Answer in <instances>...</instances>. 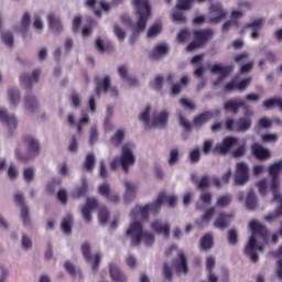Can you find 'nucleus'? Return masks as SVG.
<instances>
[{
	"label": "nucleus",
	"mask_w": 282,
	"mask_h": 282,
	"mask_svg": "<svg viewBox=\"0 0 282 282\" xmlns=\"http://www.w3.org/2000/svg\"><path fill=\"white\" fill-rule=\"evenodd\" d=\"M74 223V217L67 215L62 221V230L65 235H72V224Z\"/></svg>",
	"instance_id": "obj_37"
},
{
	"label": "nucleus",
	"mask_w": 282,
	"mask_h": 282,
	"mask_svg": "<svg viewBox=\"0 0 282 282\" xmlns=\"http://www.w3.org/2000/svg\"><path fill=\"white\" fill-rule=\"evenodd\" d=\"M96 48L98 52H109V50H112L111 44H106L102 42L100 37L96 40Z\"/></svg>",
	"instance_id": "obj_50"
},
{
	"label": "nucleus",
	"mask_w": 282,
	"mask_h": 282,
	"mask_svg": "<svg viewBox=\"0 0 282 282\" xmlns=\"http://www.w3.org/2000/svg\"><path fill=\"white\" fill-rule=\"evenodd\" d=\"M250 83H252V77H248V78L240 80L237 84L238 91H246V89H248V87L250 86Z\"/></svg>",
	"instance_id": "obj_52"
},
{
	"label": "nucleus",
	"mask_w": 282,
	"mask_h": 282,
	"mask_svg": "<svg viewBox=\"0 0 282 282\" xmlns=\"http://www.w3.org/2000/svg\"><path fill=\"white\" fill-rule=\"evenodd\" d=\"M195 41L200 45H206L213 36H215V32L213 29H198L193 32Z\"/></svg>",
	"instance_id": "obj_15"
},
{
	"label": "nucleus",
	"mask_w": 282,
	"mask_h": 282,
	"mask_svg": "<svg viewBox=\"0 0 282 282\" xmlns=\"http://www.w3.org/2000/svg\"><path fill=\"white\" fill-rule=\"evenodd\" d=\"M119 160L121 162V166L124 173H129V166H133V164H135V156L133 155L130 147H122L121 156Z\"/></svg>",
	"instance_id": "obj_10"
},
{
	"label": "nucleus",
	"mask_w": 282,
	"mask_h": 282,
	"mask_svg": "<svg viewBox=\"0 0 282 282\" xmlns=\"http://www.w3.org/2000/svg\"><path fill=\"white\" fill-rule=\"evenodd\" d=\"M139 120L145 124V129H149L151 122V106H147L144 111L139 115Z\"/></svg>",
	"instance_id": "obj_39"
},
{
	"label": "nucleus",
	"mask_w": 282,
	"mask_h": 282,
	"mask_svg": "<svg viewBox=\"0 0 282 282\" xmlns=\"http://www.w3.org/2000/svg\"><path fill=\"white\" fill-rule=\"evenodd\" d=\"M70 102L75 108L80 107V102H82L80 95H78V93H73L70 96Z\"/></svg>",
	"instance_id": "obj_62"
},
{
	"label": "nucleus",
	"mask_w": 282,
	"mask_h": 282,
	"mask_svg": "<svg viewBox=\"0 0 282 282\" xmlns=\"http://www.w3.org/2000/svg\"><path fill=\"white\" fill-rule=\"evenodd\" d=\"M230 204H232V196L230 194L223 195L216 200V206L218 208H228Z\"/></svg>",
	"instance_id": "obj_36"
},
{
	"label": "nucleus",
	"mask_w": 282,
	"mask_h": 282,
	"mask_svg": "<svg viewBox=\"0 0 282 282\" xmlns=\"http://www.w3.org/2000/svg\"><path fill=\"white\" fill-rule=\"evenodd\" d=\"M177 272H184L188 274V261L186 260V254L184 252L178 253V258L173 261Z\"/></svg>",
	"instance_id": "obj_24"
},
{
	"label": "nucleus",
	"mask_w": 282,
	"mask_h": 282,
	"mask_svg": "<svg viewBox=\"0 0 282 282\" xmlns=\"http://www.w3.org/2000/svg\"><path fill=\"white\" fill-rule=\"evenodd\" d=\"M210 17L208 19V23L212 25H217L218 23H221L226 17H228V12L224 10V7L221 4H212L210 8Z\"/></svg>",
	"instance_id": "obj_9"
},
{
	"label": "nucleus",
	"mask_w": 282,
	"mask_h": 282,
	"mask_svg": "<svg viewBox=\"0 0 282 282\" xmlns=\"http://www.w3.org/2000/svg\"><path fill=\"white\" fill-rule=\"evenodd\" d=\"M126 237L130 239L131 246H140L144 241L145 246L155 243V236L151 232L144 231V227L141 221H133L126 231Z\"/></svg>",
	"instance_id": "obj_3"
},
{
	"label": "nucleus",
	"mask_w": 282,
	"mask_h": 282,
	"mask_svg": "<svg viewBox=\"0 0 282 282\" xmlns=\"http://www.w3.org/2000/svg\"><path fill=\"white\" fill-rule=\"evenodd\" d=\"M113 32L119 41H124V39H127V32H124L120 25L115 24Z\"/></svg>",
	"instance_id": "obj_53"
},
{
	"label": "nucleus",
	"mask_w": 282,
	"mask_h": 282,
	"mask_svg": "<svg viewBox=\"0 0 282 282\" xmlns=\"http://www.w3.org/2000/svg\"><path fill=\"white\" fill-rule=\"evenodd\" d=\"M126 193L123 196L124 202H133L135 199V191H138V186L129 181L124 182Z\"/></svg>",
	"instance_id": "obj_28"
},
{
	"label": "nucleus",
	"mask_w": 282,
	"mask_h": 282,
	"mask_svg": "<svg viewBox=\"0 0 282 282\" xmlns=\"http://www.w3.org/2000/svg\"><path fill=\"white\" fill-rule=\"evenodd\" d=\"M2 41L8 47H12V45H14V35L12 32H4L2 33Z\"/></svg>",
	"instance_id": "obj_48"
},
{
	"label": "nucleus",
	"mask_w": 282,
	"mask_h": 282,
	"mask_svg": "<svg viewBox=\"0 0 282 282\" xmlns=\"http://www.w3.org/2000/svg\"><path fill=\"white\" fill-rule=\"evenodd\" d=\"M166 54H169V46H166L165 44H158L150 53V58L152 61H158Z\"/></svg>",
	"instance_id": "obj_29"
},
{
	"label": "nucleus",
	"mask_w": 282,
	"mask_h": 282,
	"mask_svg": "<svg viewBox=\"0 0 282 282\" xmlns=\"http://www.w3.org/2000/svg\"><path fill=\"white\" fill-rule=\"evenodd\" d=\"M83 166L87 173H94V169H96V155L94 153L87 154Z\"/></svg>",
	"instance_id": "obj_33"
},
{
	"label": "nucleus",
	"mask_w": 282,
	"mask_h": 282,
	"mask_svg": "<svg viewBox=\"0 0 282 282\" xmlns=\"http://www.w3.org/2000/svg\"><path fill=\"white\" fill-rule=\"evenodd\" d=\"M260 195H265L268 193V180L262 178L258 184Z\"/></svg>",
	"instance_id": "obj_61"
},
{
	"label": "nucleus",
	"mask_w": 282,
	"mask_h": 282,
	"mask_svg": "<svg viewBox=\"0 0 282 282\" xmlns=\"http://www.w3.org/2000/svg\"><path fill=\"white\" fill-rule=\"evenodd\" d=\"M30 23H31L30 13L25 12L21 20V32L23 34H25V32H28V30L30 28Z\"/></svg>",
	"instance_id": "obj_45"
},
{
	"label": "nucleus",
	"mask_w": 282,
	"mask_h": 282,
	"mask_svg": "<svg viewBox=\"0 0 282 282\" xmlns=\"http://www.w3.org/2000/svg\"><path fill=\"white\" fill-rule=\"evenodd\" d=\"M200 248L202 250H210L213 248V235L206 234L200 238Z\"/></svg>",
	"instance_id": "obj_41"
},
{
	"label": "nucleus",
	"mask_w": 282,
	"mask_h": 282,
	"mask_svg": "<svg viewBox=\"0 0 282 282\" xmlns=\"http://www.w3.org/2000/svg\"><path fill=\"white\" fill-rule=\"evenodd\" d=\"M191 181L193 184H195V186L198 191H204V189L210 187V176H208V175H204L200 177L199 181H197V175L193 174L191 176Z\"/></svg>",
	"instance_id": "obj_26"
},
{
	"label": "nucleus",
	"mask_w": 282,
	"mask_h": 282,
	"mask_svg": "<svg viewBox=\"0 0 282 282\" xmlns=\"http://www.w3.org/2000/svg\"><path fill=\"white\" fill-rule=\"evenodd\" d=\"M214 215H215V207H210V208L206 209V212L202 216V219H203V221H205V224H209L210 219H213Z\"/></svg>",
	"instance_id": "obj_55"
},
{
	"label": "nucleus",
	"mask_w": 282,
	"mask_h": 282,
	"mask_svg": "<svg viewBox=\"0 0 282 282\" xmlns=\"http://www.w3.org/2000/svg\"><path fill=\"white\" fill-rule=\"evenodd\" d=\"M262 107L267 110L274 109L278 107L280 111H282V98L281 97H272L269 99H265L262 102Z\"/></svg>",
	"instance_id": "obj_32"
},
{
	"label": "nucleus",
	"mask_w": 282,
	"mask_h": 282,
	"mask_svg": "<svg viewBox=\"0 0 282 282\" xmlns=\"http://www.w3.org/2000/svg\"><path fill=\"white\" fill-rule=\"evenodd\" d=\"M97 142H98V129H96V127H93L89 132V144L94 147V144Z\"/></svg>",
	"instance_id": "obj_59"
},
{
	"label": "nucleus",
	"mask_w": 282,
	"mask_h": 282,
	"mask_svg": "<svg viewBox=\"0 0 282 282\" xmlns=\"http://www.w3.org/2000/svg\"><path fill=\"white\" fill-rule=\"evenodd\" d=\"M133 6L137 10V14L139 15L137 30L139 32H144L149 17H151V6L149 4V0H133Z\"/></svg>",
	"instance_id": "obj_6"
},
{
	"label": "nucleus",
	"mask_w": 282,
	"mask_h": 282,
	"mask_svg": "<svg viewBox=\"0 0 282 282\" xmlns=\"http://www.w3.org/2000/svg\"><path fill=\"white\" fill-rule=\"evenodd\" d=\"M96 208H98V199L94 197H88L86 199L85 206L82 208V215L86 224H91V219H93L91 213H94Z\"/></svg>",
	"instance_id": "obj_11"
},
{
	"label": "nucleus",
	"mask_w": 282,
	"mask_h": 282,
	"mask_svg": "<svg viewBox=\"0 0 282 282\" xmlns=\"http://www.w3.org/2000/svg\"><path fill=\"white\" fill-rule=\"evenodd\" d=\"M250 181V169L248 164L239 162L236 164L235 184L236 186H245Z\"/></svg>",
	"instance_id": "obj_7"
},
{
	"label": "nucleus",
	"mask_w": 282,
	"mask_h": 282,
	"mask_svg": "<svg viewBox=\"0 0 282 282\" xmlns=\"http://www.w3.org/2000/svg\"><path fill=\"white\" fill-rule=\"evenodd\" d=\"M98 193L99 195H101V197H105L107 202H110L111 204L120 203V196L111 192V187L109 186V184L99 185Z\"/></svg>",
	"instance_id": "obj_16"
},
{
	"label": "nucleus",
	"mask_w": 282,
	"mask_h": 282,
	"mask_svg": "<svg viewBox=\"0 0 282 282\" xmlns=\"http://www.w3.org/2000/svg\"><path fill=\"white\" fill-rule=\"evenodd\" d=\"M22 248H24V250H30V248H32V239H30L28 235L22 236Z\"/></svg>",
	"instance_id": "obj_63"
},
{
	"label": "nucleus",
	"mask_w": 282,
	"mask_h": 282,
	"mask_svg": "<svg viewBox=\"0 0 282 282\" xmlns=\"http://www.w3.org/2000/svg\"><path fill=\"white\" fill-rule=\"evenodd\" d=\"M178 122L181 127H183L184 131L188 132L193 129V124L191 123V121H188V119H186V117H184V115L182 113L178 115Z\"/></svg>",
	"instance_id": "obj_46"
},
{
	"label": "nucleus",
	"mask_w": 282,
	"mask_h": 282,
	"mask_svg": "<svg viewBox=\"0 0 282 282\" xmlns=\"http://www.w3.org/2000/svg\"><path fill=\"white\" fill-rule=\"evenodd\" d=\"M160 32H162V24L156 23L148 30V36L153 39V36H158Z\"/></svg>",
	"instance_id": "obj_49"
},
{
	"label": "nucleus",
	"mask_w": 282,
	"mask_h": 282,
	"mask_svg": "<svg viewBox=\"0 0 282 282\" xmlns=\"http://www.w3.org/2000/svg\"><path fill=\"white\" fill-rule=\"evenodd\" d=\"M111 87V77L109 76H106L104 77L102 80H97V84H96V88H95V91L98 96V98H100V94H107V91H109Z\"/></svg>",
	"instance_id": "obj_25"
},
{
	"label": "nucleus",
	"mask_w": 282,
	"mask_h": 282,
	"mask_svg": "<svg viewBox=\"0 0 282 282\" xmlns=\"http://www.w3.org/2000/svg\"><path fill=\"white\" fill-rule=\"evenodd\" d=\"M258 199L254 192H249L246 199V207L248 210H254L257 208Z\"/></svg>",
	"instance_id": "obj_38"
},
{
	"label": "nucleus",
	"mask_w": 282,
	"mask_h": 282,
	"mask_svg": "<svg viewBox=\"0 0 282 282\" xmlns=\"http://www.w3.org/2000/svg\"><path fill=\"white\" fill-rule=\"evenodd\" d=\"M82 253H83V257H84L85 261H87V263H90V261H91V246L89 245V242H84L82 245Z\"/></svg>",
	"instance_id": "obj_43"
},
{
	"label": "nucleus",
	"mask_w": 282,
	"mask_h": 282,
	"mask_svg": "<svg viewBox=\"0 0 282 282\" xmlns=\"http://www.w3.org/2000/svg\"><path fill=\"white\" fill-rule=\"evenodd\" d=\"M234 69L232 65L221 66V64H214L210 69L212 74H219L218 80L214 85H219L224 78L232 74Z\"/></svg>",
	"instance_id": "obj_12"
},
{
	"label": "nucleus",
	"mask_w": 282,
	"mask_h": 282,
	"mask_svg": "<svg viewBox=\"0 0 282 282\" xmlns=\"http://www.w3.org/2000/svg\"><path fill=\"white\" fill-rule=\"evenodd\" d=\"M47 21L51 30L54 32L59 33L63 30V22H61V18H58L56 14L50 13L47 15Z\"/></svg>",
	"instance_id": "obj_31"
},
{
	"label": "nucleus",
	"mask_w": 282,
	"mask_h": 282,
	"mask_svg": "<svg viewBox=\"0 0 282 282\" xmlns=\"http://www.w3.org/2000/svg\"><path fill=\"white\" fill-rule=\"evenodd\" d=\"M263 19H258L251 23L246 24V28H250L251 30H261V28H263Z\"/></svg>",
	"instance_id": "obj_60"
},
{
	"label": "nucleus",
	"mask_w": 282,
	"mask_h": 282,
	"mask_svg": "<svg viewBox=\"0 0 282 282\" xmlns=\"http://www.w3.org/2000/svg\"><path fill=\"white\" fill-rule=\"evenodd\" d=\"M251 152H252V155H254V158L260 161L270 160V158L272 156V154L270 153V150L263 148L259 143H253L251 145Z\"/></svg>",
	"instance_id": "obj_19"
},
{
	"label": "nucleus",
	"mask_w": 282,
	"mask_h": 282,
	"mask_svg": "<svg viewBox=\"0 0 282 282\" xmlns=\"http://www.w3.org/2000/svg\"><path fill=\"white\" fill-rule=\"evenodd\" d=\"M122 140H124V131L123 130H118L113 137L110 139V142L115 147H120L122 144Z\"/></svg>",
	"instance_id": "obj_44"
},
{
	"label": "nucleus",
	"mask_w": 282,
	"mask_h": 282,
	"mask_svg": "<svg viewBox=\"0 0 282 282\" xmlns=\"http://www.w3.org/2000/svg\"><path fill=\"white\" fill-rule=\"evenodd\" d=\"M151 229L156 232V235H163L165 239L171 237V224L169 223L162 224V221L156 219L151 224Z\"/></svg>",
	"instance_id": "obj_18"
},
{
	"label": "nucleus",
	"mask_w": 282,
	"mask_h": 282,
	"mask_svg": "<svg viewBox=\"0 0 282 282\" xmlns=\"http://www.w3.org/2000/svg\"><path fill=\"white\" fill-rule=\"evenodd\" d=\"M227 241L230 246H237V243H239V234H237V229L228 230Z\"/></svg>",
	"instance_id": "obj_42"
},
{
	"label": "nucleus",
	"mask_w": 282,
	"mask_h": 282,
	"mask_svg": "<svg viewBox=\"0 0 282 282\" xmlns=\"http://www.w3.org/2000/svg\"><path fill=\"white\" fill-rule=\"evenodd\" d=\"M162 204H167L170 208H174L175 204H177V197L175 196H166V193L161 192L154 203L147 204L144 206H137L131 213L130 217L135 219L138 213L141 215V219L143 221H149V215H153L154 217L162 210Z\"/></svg>",
	"instance_id": "obj_2"
},
{
	"label": "nucleus",
	"mask_w": 282,
	"mask_h": 282,
	"mask_svg": "<svg viewBox=\"0 0 282 282\" xmlns=\"http://www.w3.org/2000/svg\"><path fill=\"white\" fill-rule=\"evenodd\" d=\"M39 76H41V69H35L30 74H23L20 76V82L25 85L26 89H32L34 83H39Z\"/></svg>",
	"instance_id": "obj_20"
},
{
	"label": "nucleus",
	"mask_w": 282,
	"mask_h": 282,
	"mask_svg": "<svg viewBox=\"0 0 282 282\" xmlns=\"http://www.w3.org/2000/svg\"><path fill=\"white\" fill-rule=\"evenodd\" d=\"M188 39H191V31H188L187 29L181 30L177 35L178 43H186Z\"/></svg>",
	"instance_id": "obj_51"
},
{
	"label": "nucleus",
	"mask_w": 282,
	"mask_h": 282,
	"mask_svg": "<svg viewBox=\"0 0 282 282\" xmlns=\"http://www.w3.org/2000/svg\"><path fill=\"white\" fill-rule=\"evenodd\" d=\"M23 143L26 147V154H22L19 150H15V158L20 160V162H30L41 153V145L39 144V140L34 139V137H24Z\"/></svg>",
	"instance_id": "obj_5"
},
{
	"label": "nucleus",
	"mask_w": 282,
	"mask_h": 282,
	"mask_svg": "<svg viewBox=\"0 0 282 282\" xmlns=\"http://www.w3.org/2000/svg\"><path fill=\"white\" fill-rule=\"evenodd\" d=\"M14 202L15 204H19L21 207V219L24 224V226H30L31 220H30V208L28 207V205L23 204L24 198H23V194L18 193L14 195Z\"/></svg>",
	"instance_id": "obj_17"
},
{
	"label": "nucleus",
	"mask_w": 282,
	"mask_h": 282,
	"mask_svg": "<svg viewBox=\"0 0 282 282\" xmlns=\"http://www.w3.org/2000/svg\"><path fill=\"white\" fill-rule=\"evenodd\" d=\"M24 105L28 109V111L34 112L36 109H39V101L36 100V97L32 95H28L24 97Z\"/></svg>",
	"instance_id": "obj_34"
},
{
	"label": "nucleus",
	"mask_w": 282,
	"mask_h": 282,
	"mask_svg": "<svg viewBox=\"0 0 282 282\" xmlns=\"http://www.w3.org/2000/svg\"><path fill=\"white\" fill-rule=\"evenodd\" d=\"M0 120L1 122H4V124H7V127H9L11 131H14V129H17V117H14V115L8 113V110L0 109Z\"/></svg>",
	"instance_id": "obj_23"
},
{
	"label": "nucleus",
	"mask_w": 282,
	"mask_h": 282,
	"mask_svg": "<svg viewBox=\"0 0 282 282\" xmlns=\"http://www.w3.org/2000/svg\"><path fill=\"white\" fill-rule=\"evenodd\" d=\"M118 72H119V76H121V78L123 80H128V83H130V85H138L137 78H129L127 66H124V65L119 66Z\"/></svg>",
	"instance_id": "obj_40"
},
{
	"label": "nucleus",
	"mask_w": 282,
	"mask_h": 282,
	"mask_svg": "<svg viewBox=\"0 0 282 282\" xmlns=\"http://www.w3.org/2000/svg\"><path fill=\"white\" fill-rule=\"evenodd\" d=\"M178 161H180V150L172 149L170 151V159H169L170 166H175V163Z\"/></svg>",
	"instance_id": "obj_47"
},
{
	"label": "nucleus",
	"mask_w": 282,
	"mask_h": 282,
	"mask_svg": "<svg viewBox=\"0 0 282 282\" xmlns=\"http://www.w3.org/2000/svg\"><path fill=\"white\" fill-rule=\"evenodd\" d=\"M24 180L30 183L34 181V167H26L23 171Z\"/></svg>",
	"instance_id": "obj_54"
},
{
	"label": "nucleus",
	"mask_w": 282,
	"mask_h": 282,
	"mask_svg": "<svg viewBox=\"0 0 282 282\" xmlns=\"http://www.w3.org/2000/svg\"><path fill=\"white\" fill-rule=\"evenodd\" d=\"M8 96L13 107H17L21 102V93L17 88H9Z\"/></svg>",
	"instance_id": "obj_35"
},
{
	"label": "nucleus",
	"mask_w": 282,
	"mask_h": 282,
	"mask_svg": "<svg viewBox=\"0 0 282 282\" xmlns=\"http://www.w3.org/2000/svg\"><path fill=\"white\" fill-rule=\"evenodd\" d=\"M169 124V110H162L152 117V127L164 129Z\"/></svg>",
	"instance_id": "obj_21"
},
{
	"label": "nucleus",
	"mask_w": 282,
	"mask_h": 282,
	"mask_svg": "<svg viewBox=\"0 0 282 282\" xmlns=\"http://www.w3.org/2000/svg\"><path fill=\"white\" fill-rule=\"evenodd\" d=\"M89 192V183L87 182L86 177L80 180V185L76 186L72 192V197L75 199H80V197H85Z\"/></svg>",
	"instance_id": "obj_22"
},
{
	"label": "nucleus",
	"mask_w": 282,
	"mask_h": 282,
	"mask_svg": "<svg viewBox=\"0 0 282 282\" xmlns=\"http://www.w3.org/2000/svg\"><path fill=\"white\" fill-rule=\"evenodd\" d=\"M239 143V139L235 137H226L221 143L215 145L213 153H218L219 155H227L232 147Z\"/></svg>",
	"instance_id": "obj_8"
},
{
	"label": "nucleus",
	"mask_w": 282,
	"mask_h": 282,
	"mask_svg": "<svg viewBox=\"0 0 282 282\" xmlns=\"http://www.w3.org/2000/svg\"><path fill=\"white\" fill-rule=\"evenodd\" d=\"M182 107H184V109H189L191 111H193L195 109V104L191 102V100L186 99V98H182L180 100Z\"/></svg>",
	"instance_id": "obj_64"
},
{
	"label": "nucleus",
	"mask_w": 282,
	"mask_h": 282,
	"mask_svg": "<svg viewBox=\"0 0 282 282\" xmlns=\"http://www.w3.org/2000/svg\"><path fill=\"white\" fill-rule=\"evenodd\" d=\"M83 124H89V116L86 113L83 115L79 122L75 124L78 133H83Z\"/></svg>",
	"instance_id": "obj_57"
},
{
	"label": "nucleus",
	"mask_w": 282,
	"mask_h": 282,
	"mask_svg": "<svg viewBox=\"0 0 282 282\" xmlns=\"http://www.w3.org/2000/svg\"><path fill=\"white\" fill-rule=\"evenodd\" d=\"M199 160H202L199 149H194L192 152H189V161L192 162V164H197Z\"/></svg>",
	"instance_id": "obj_56"
},
{
	"label": "nucleus",
	"mask_w": 282,
	"mask_h": 282,
	"mask_svg": "<svg viewBox=\"0 0 282 282\" xmlns=\"http://www.w3.org/2000/svg\"><path fill=\"white\" fill-rule=\"evenodd\" d=\"M98 217H99L100 224H104V225L107 224L109 221V209L107 208L100 209Z\"/></svg>",
	"instance_id": "obj_58"
},
{
	"label": "nucleus",
	"mask_w": 282,
	"mask_h": 282,
	"mask_svg": "<svg viewBox=\"0 0 282 282\" xmlns=\"http://www.w3.org/2000/svg\"><path fill=\"white\" fill-rule=\"evenodd\" d=\"M109 272H110V276H111L112 281H115V282H127V276L124 275V273H122V271H120L118 265L110 264L109 265Z\"/></svg>",
	"instance_id": "obj_30"
},
{
	"label": "nucleus",
	"mask_w": 282,
	"mask_h": 282,
	"mask_svg": "<svg viewBox=\"0 0 282 282\" xmlns=\"http://www.w3.org/2000/svg\"><path fill=\"white\" fill-rule=\"evenodd\" d=\"M213 116H215V113H213V111L210 110H207L196 116L193 122L195 127H204L206 122H208L209 120H213Z\"/></svg>",
	"instance_id": "obj_27"
},
{
	"label": "nucleus",
	"mask_w": 282,
	"mask_h": 282,
	"mask_svg": "<svg viewBox=\"0 0 282 282\" xmlns=\"http://www.w3.org/2000/svg\"><path fill=\"white\" fill-rule=\"evenodd\" d=\"M248 110V105H246V101L243 99H229L224 104L225 111H231V113H239V109Z\"/></svg>",
	"instance_id": "obj_14"
},
{
	"label": "nucleus",
	"mask_w": 282,
	"mask_h": 282,
	"mask_svg": "<svg viewBox=\"0 0 282 282\" xmlns=\"http://www.w3.org/2000/svg\"><path fill=\"white\" fill-rule=\"evenodd\" d=\"M232 217H235L232 214H227L226 212H220L218 214V217L214 220L213 225L218 230H226L227 228H230Z\"/></svg>",
	"instance_id": "obj_13"
},
{
	"label": "nucleus",
	"mask_w": 282,
	"mask_h": 282,
	"mask_svg": "<svg viewBox=\"0 0 282 282\" xmlns=\"http://www.w3.org/2000/svg\"><path fill=\"white\" fill-rule=\"evenodd\" d=\"M249 228L251 230V237L249 238V241L245 247V254L246 257H249L252 263H257V261H259V254L257 253V250L263 252V246H259L257 243V237H260V239H262L264 243H268L270 231L268 230V227H265V225L257 220H251L249 223Z\"/></svg>",
	"instance_id": "obj_1"
},
{
	"label": "nucleus",
	"mask_w": 282,
	"mask_h": 282,
	"mask_svg": "<svg viewBox=\"0 0 282 282\" xmlns=\"http://www.w3.org/2000/svg\"><path fill=\"white\" fill-rule=\"evenodd\" d=\"M253 116L254 111L247 109L243 112V116L238 118L237 121H235V119L231 118L226 119L225 127L227 131H235L236 133H246V131H250V129H252Z\"/></svg>",
	"instance_id": "obj_4"
}]
</instances>
